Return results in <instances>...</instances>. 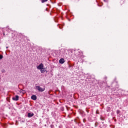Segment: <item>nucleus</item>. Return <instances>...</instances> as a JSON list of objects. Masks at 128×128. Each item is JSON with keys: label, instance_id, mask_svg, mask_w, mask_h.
<instances>
[{"label": "nucleus", "instance_id": "7ed1b4c3", "mask_svg": "<svg viewBox=\"0 0 128 128\" xmlns=\"http://www.w3.org/2000/svg\"><path fill=\"white\" fill-rule=\"evenodd\" d=\"M19 98L20 97L18 96H16L12 98V100H13L18 101V100Z\"/></svg>", "mask_w": 128, "mask_h": 128}, {"label": "nucleus", "instance_id": "f257e3e1", "mask_svg": "<svg viewBox=\"0 0 128 128\" xmlns=\"http://www.w3.org/2000/svg\"><path fill=\"white\" fill-rule=\"evenodd\" d=\"M38 70H40V72L42 74H44V72H46V68H44V64H40L38 66H37Z\"/></svg>", "mask_w": 128, "mask_h": 128}, {"label": "nucleus", "instance_id": "20e7f679", "mask_svg": "<svg viewBox=\"0 0 128 128\" xmlns=\"http://www.w3.org/2000/svg\"><path fill=\"white\" fill-rule=\"evenodd\" d=\"M32 100H36V95H32L31 97Z\"/></svg>", "mask_w": 128, "mask_h": 128}, {"label": "nucleus", "instance_id": "6e6552de", "mask_svg": "<svg viewBox=\"0 0 128 128\" xmlns=\"http://www.w3.org/2000/svg\"><path fill=\"white\" fill-rule=\"evenodd\" d=\"M2 58H4L2 55H0V60H2Z\"/></svg>", "mask_w": 128, "mask_h": 128}, {"label": "nucleus", "instance_id": "9b49d317", "mask_svg": "<svg viewBox=\"0 0 128 128\" xmlns=\"http://www.w3.org/2000/svg\"><path fill=\"white\" fill-rule=\"evenodd\" d=\"M22 90H21L20 91V92H22Z\"/></svg>", "mask_w": 128, "mask_h": 128}, {"label": "nucleus", "instance_id": "1a4fd4ad", "mask_svg": "<svg viewBox=\"0 0 128 128\" xmlns=\"http://www.w3.org/2000/svg\"><path fill=\"white\" fill-rule=\"evenodd\" d=\"M118 114L120 113V110L117 111Z\"/></svg>", "mask_w": 128, "mask_h": 128}, {"label": "nucleus", "instance_id": "423d86ee", "mask_svg": "<svg viewBox=\"0 0 128 128\" xmlns=\"http://www.w3.org/2000/svg\"><path fill=\"white\" fill-rule=\"evenodd\" d=\"M59 62L60 64H64V58H61L60 60H59Z\"/></svg>", "mask_w": 128, "mask_h": 128}, {"label": "nucleus", "instance_id": "9d476101", "mask_svg": "<svg viewBox=\"0 0 128 128\" xmlns=\"http://www.w3.org/2000/svg\"><path fill=\"white\" fill-rule=\"evenodd\" d=\"M8 48V47H6V48Z\"/></svg>", "mask_w": 128, "mask_h": 128}, {"label": "nucleus", "instance_id": "0eeeda50", "mask_svg": "<svg viewBox=\"0 0 128 128\" xmlns=\"http://www.w3.org/2000/svg\"><path fill=\"white\" fill-rule=\"evenodd\" d=\"M48 0H42V2L44 3V2H46Z\"/></svg>", "mask_w": 128, "mask_h": 128}, {"label": "nucleus", "instance_id": "39448f33", "mask_svg": "<svg viewBox=\"0 0 128 128\" xmlns=\"http://www.w3.org/2000/svg\"><path fill=\"white\" fill-rule=\"evenodd\" d=\"M34 113H28V118H32V116H34Z\"/></svg>", "mask_w": 128, "mask_h": 128}, {"label": "nucleus", "instance_id": "f03ea898", "mask_svg": "<svg viewBox=\"0 0 128 128\" xmlns=\"http://www.w3.org/2000/svg\"><path fill=\"white\" fill-rule=\"evenodd\" d=\"M36 88L38 90V92H44L45 88H42L40 86H36Z\"/></svg>", "mask_w": 128, "mask_h": 128}]
</instances>
